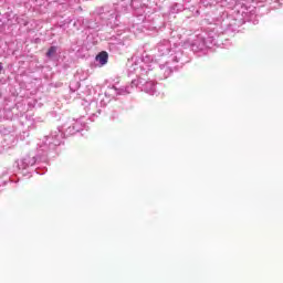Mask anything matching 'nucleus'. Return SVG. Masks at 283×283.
<instances>
[{"label":"nucleus","mask_w":283,"mask_h":283,"mask_svg":"<svg viewBox=\"0 0 283 283\" xmlns=\"http://www.w3.org/2000/svg\"><path fill=\"white\" fill-rule=\"evenodd\" d=\"M108 59H109V54H107L106 51L99 52V53L96 55V57H95V60H96L97 62H99V65H106Z\"/></svg>","instance_id":"1"},{"label":"nucleus","mask_w":283,"mask_h":283,"mask_svg":"<svg viewBox=\"0 0 283 283\" xmlns=\"http://www.w3.org/2000/svg\"><path fill=\"white\" fill-rule=\"evenodd\" d=\"M54 54H56V46H51L46 52V56H54Z\"/></svg>","instance_id":"2"},{"label":"nucleus","mask_w":283,"mask_h":283,"mask_svg":"<svg viewBox=\"0 0 283 283\" xmlns=\"http://www.w3.org/2000/svg\"><path fill=\"white\" fill-rule=\"evenodd\" d=\"M3 70V64L0 63V72Z\"/></svg>","instance_id":"3"}]
</instances>
